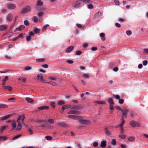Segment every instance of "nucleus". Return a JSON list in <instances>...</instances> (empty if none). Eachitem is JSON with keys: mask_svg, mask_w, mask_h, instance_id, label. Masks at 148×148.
<instances>
[{"mask_svg": "<svg viewBox=\"0 0 148 148\" xmlns=\"http://www.w3.org/2000/svg\"><path fill=\"white\" fill-rule=\"evenodd\" d=\"M49 108V107L47 106H42L38 108V109L40 110H48Z\"/></svg>", "mask_w": 148, "mask_h": 148, "instance_id": "nucleus-8", "label": "nucleus"}, {"mask_svg": "<svg viewBox=\"0 0 148 148\" xmlns=\"http://www.w3.org/2000/svg\"><path fill=\"white\" fill-rule=\"evenodd\" d=\"M126 33L127 35L128 36H130L132 34V32L130 30L127 31L126 32Z\"/></svg>", "mask_w": 148, "mask_h": 148, "instance_id": "nucleus-47", "label": "nucleus"}, {"mask_svg": "<svg viewBox=\"0 0 148 148\" xmlns=\"http://www.w3.org/2000/svg\"><path fill=\"white\" fill-rule=\"evenodd\" d=\"M116 141L114 139H112L111 141V144L113 145H115L116 144Z\"/></svg>", "mask_w": 148, "mask_h": 148, "instance_id": "nucleus-36", "label": "nucleus"}, {"mask_svg": "<svg viewBox=\"0 0 148 148\" xmlns=\"http://www.w3.org/2000/svg\"><path fill=\"white\" fill-rule=\"evenodd\" d=\"M65 102H64L63 101H60L58 102V104L60 105L65 104Z\"/></svg>", "mask_w": 148, "mask_h": 148, "instance_id": "nucleus-39", "label": "nucleus"}, {"mask_svg": "<svg viewBox=\"0 0 148 148\" xmlns=\"http://www.w3.org/2000/svg\"><path fill=\"white\" fill-rule=\"evenodd\" d=\"M105 133L107 136H110L111 135V133L106 128H105Z\"/></svg>", "mask_w": 148, "mask_h": 148, "instance_id": "nucleus-27", "label": "nucleus"}, {"mask_svg": "<svg viewBox=\"0 0 148 148\" xmlns=\"http://www.w3.org/2000/svg\"><path fill=\"white\" fill-rule=\"evenodd\" d=\"M112 97L113 98H115L116 99H119L120 98V96L118 95H113Z\"/></svg>", "mask_w": 148, "mask_h": 148, "instance_id": "nucleus-29", "label": "nucleus"}, {"mask_svg": "<svg viewBox=\"0 0 148 148\" xmlns=\"http://www.w3.org/2000/svg\"><path fill=\"white\" fill-rule=\"evenodd\" d=\"M36 61L37 62H43L45 61V60L43 58H40L36 59Z\"/></svg>", "mask_w": 148, "mask_h": 148, "instance_id": "nucleus-30", "label": "nucleus"}, {"mask_svg": "<svg viewBox=\"0 0 148 148\" xmlns=\"http://www.w3.org/2000/svg\"><path fill=\"white\" fill-rule=\"evenodd\" d=\"M38 79L40 80L43 83L45 82V81L43 79V77L42 76L41 74H38L37 75Z\"/></svg>", "mask_w": 148, "mask_h": 148, "instance_id": "nucleus-9", "label": "nucleus"}, {"mask_svg": "<svg viewBox=\"0 0 148 148\" xmlns=\"http://www.w3.org/2000/svg\"><path fill=\"white\" fill-rule=\"evenodd\" d=\"M47 83L53 86H56L57 85L56 83L52 81H49L47 82Z\"/></svg>", "mask_w": 148, "mask_h": 148, "instance_id": "nucleus-32", "label": "nucleus"}, {"mask_svg": "<svg viewBox=\"0 0 148 148\" xmlns=\"http://www.w3.org/2000/svg\"><path fill=\"white\" fill-rule=\"evenodd\" d=\"M126 136L124 134H123L122 135H119V137L120 138H121L123 139H125V138Z\"/></svg>", "mask_w": 148, "mask_h": 148, "instance_id": "nucleus-53", "label": "nucleus"}, {"mask_svg": "<svg viewBox=\"0 0 148 148\" xmlns=\"http://www.w3.org/2000/svg\"><path fill=\"white\" fill-rule=\"evenodd\" d=\"M3 88L5 90H8L10 91H11L12 90V87L10 86H5L3 87Z\"/></svg>", "mask_w": 148, "mask_h": 148, "instance_id": "nucleus-10", "label": "nucleus"}, {"mask_svg": "<svg viewBox=\"0 0 148 148\" xmlns=\"http://www.w3.org/2000/svg\"><path fill=\"white\" fill-rule=\"evenodd\" d=\"M11 115V114H10L4 116H1L0 117V119L2 120H6L9 118Z\"/></svg>", "mask_w": 148, "mask_h": 148, "instance_id": "nucleus-14", "label": "nucleus"}, {"mask_svg": "<svg viewBox=\"0 0 148 148\" xmlns=\"http://www.w3.org/2000/svg\"><path fill=\"white\" fill-rule=\"evenodd\" d=\"M43 14V13L42 12H41L38 13L37 14V15L38 16L40 17L42 16Z\"/></svg>", "mask_w": 148, "mask_h": 148, "instance_id": "nucleus-49", "label": "nucleus"}, {"mask_svg": "<svg viewBox=\"0 0 148 148\" xmlns=\"http://www.w3.org/2000/svg\"><path fill=\"white\" fill-rule=\"evenodd\" d=\"M26 100L29 102L31 103H33L34 102V100L31 98L27 97L26 98Z\"/></svg>", "mask_w": 148, "mask_h": 148, "instance_id": "nucleus-25", "label": "nucleus"}, {"mask_svg": "<svg viewBox=\"0 0 148 148\" xmlns=\"http://www.w3.org/2000/svg\"><path fill=\"white\" fill-rule=\"evenodd\" d=\"M48 121L50 124H53L54 122V120L51 119H48Z\"/></svg>", "mask_w": 148, "mask_h": 148, "instance_id": "nucleus-43", "label": "nucleus"}, {"mask_svg": "<svg viewBox=\"0 0 148 148\" xmlns=\"http://www.w3.org/2000/svg\"><path fill=\"white\" fill-rule=\"evenodd\" d=\"M45 138L48 140H50L52 139V137L49 136H45Z\"/></svg>", "mask_w": 148, "mask_h": 148, "instance_id": "nucleus-45", "label": "nucleus"}, {"mask_svg": "<svg viewBox=\"0 0 148 148\" xmlns=\"http://www.w3.org/2000/svg\"><path fill=\"white\" fill-rule=\"evenodd\" d=\"M33 21L35 22H38L39 19L36 16H34L33 17Z\"/></svg>", "mask_w": 148, "mask_h": 148, "instance_id": "nucleus-31", "label": "nucleus"}, {"mask_svg": "<svg viewBox=\"0 0 148 148\" xmlns=\"http://www.w3.org/2000/svg\"><path fill=\"white\" fill-rule=\"evenodd\" d=\"M71 107V105L70 104L65 105L62 107V109L63 110L65 109L69 108Z\"/></svg>", "mask_w": 148, "mask_h": 148, "instance_id": "nucleus-15", "label": "nucleus"}, {"mask_svg": "<svg viewBox=\"0 0 148 148\" xmlns=\"http://www.w3.org/2000/svg\"><path fill=\"white\" fill-rule=\"evenodd\" d=\"M8 27L7 25H2L0 26V31H3L6 30Z\"/></svg>", "mask_w": 148, "mask_h": 148, "instance_id": "nucleus-5", "label": "nucleus"}, {"mask_svg": "<svg viewBox=\"0 0 148 148\" xmlns=\"http://www.w3.org/2000/svg\"><path fill=\"white\" fill-rule=\"evenodd\" d=\"M31 39V36H29V35L27 36L26 38V39L27 40V41H30V40Z\"/></svg>", "mask_w": 148, "mask_h": 148, "instance_id": "nucleus-48", "label": "nucleus"}, {"mask_svg": "<svg viewBox=\"0 0 148 148\" xmlns=\"http://www.w3.org/2000/svg\"><path fill=\"white\" fill-rule=\"evenodd\" d=\"M51 106L53 108H54L55 107V104L54 102H52L51 104Z\"/></svg>", "mask_w": 148, "mask_h": 148, "instance_id": "nucleus-63", "label": "nucleus"}, {"mask_svg": "<svg viewBox=\"0 0 148 148\" xmlns=\"http://www.w3.org/2000/svg\"><path fill=\"white\" fill-rule=\"evenodd\" d=\"M8 8L10 9H13L16 8L15 5L13 4H10L8 5Z\"/></svg>", "mask_w": 148, "mask_h": 148, "instance_id": "nucleus-12", "label": "nucleus"}, {"mask_svg": "<svg viewBox=\"0 0 148 148\" xmlns=\"http://www.w3.org/2000/svg\"><path fill=\"white\" fill-rule=\"evenodd\" d=\"M106 145V140L102 141L101 143L100 146L102 147H105Z\"/></svg>", "mask_w": 148, "mask_h": 148, "instance_id": "nucleus-17", "label": "nucleus"}, {"mask_svg": "<svg viewBox=\"0 0 148 148\" xmlns=\"http://www.w3.org/2000/svg\"><path fill=\"white\" fill-rule=\"evenodd\" d=\"M21 136V134H18L17 135H16V136H14V137H13L12 138V139L13 140H15V139H17L19 138Z\"/></svg>", "mask_w": 148, "mask_h": 148, "instance_id": "nucleus-42", "label": "nucleus"}, {"mask_svg": "<svg viewBox=\"0 0 148 148\" xmlns=\"http://www.w3.org/2000/svg\"><path fill=\"white\" fill-rule=\"evenodd\" d=\"M82 76L83 77H85L86 78H88L89 77V75L87 74L84 73L82 74Z\"/></svg>", "mask_w": 148, "mask_h": 148, "instance_id": "nucleus-40", "label": "nucleus"}, {"mask_svg": "<svg viewBox=\"0 0 148 148\" xmlns=\"http://www.w3.org/2000/svg\"><path fill=\"white\" fill-rule=\"evenodd\" d=\"M49 25H48V24H47V25H45L43 27V28L42 29V31H44L46 29V28H47V27L48 26H49Z\"/></svg>", "mask_w": 148, "mask_h": 148, "instance_id": "nucleus-41", "label": "nucleus"}, {"mask_svg": "<svg viewBox=\"0 0 148 148\" xmlns=\"http://www.w3.org/2000/svg\"><path fill=\"white\" fill-rule=\"evenodd\" d=\"M79 116L75 115H69L68 117L73 119H77L78 118Z\"/></svg>", "mask_w": 148, "mask_h": 148, "instance_id": "nucleus-11", "label": "nucleus"}, {"mask_svg": "<svg viewBox=\"0 0 148 148\" xmlns=\"http://www.w3.org/2000/svg\"><path fill=\"white\" fill-rule=\"evenodd\" d=\"M124 102V100L123 99H119V103L120 104H123Z\"/></svg>", "mask_w": 148, "mask_h": 148, "instance_id": "nucleus-50", "label": "nucleus"}, {"mask_svg": "<svg viewBox=\"0 0 148 148\" xmlns=\"http://www.w3.org/2000/svg\"><path fill=\"white\" fill-rule=\"evenodd\" d=\"M43 4V3L40 0H38L36 3V5L37 6H41Z\"/></svg>", "mask_w": 148, "mask_h": 148, "instance_id": "nucleus-34", "label": "nucleus"}, {"mask_svg": "<svg viewBox=\"0 0 148 148\" xmlns=\"http://www.w3.org/2000/svg\"><path fill=\"white\" fill-rule=\"evenodd\" d=\"M29 132V134H33V131L32 130H31L30 128H29L27 130Z\"/></svg>", "mask_w": 148, "mask_h": 148, "instance_id": "nucleus-62", "label": "nucleus"}, {"mask_svg": "<svg viewBox=\"0 0 148 148\" xmlns=\"http://www.w3.org/2000/svg\"><path fill=\"white\" fill-rule=\"evenodd\" d=\"M13 16L12 14H9L7 16V19L10 22Z\"/></svg>", "mask_w": 148, "mask_h": 148, "instance_id": "nucleus-20", "label": "nucleus"}, {"mask_svg": "<svg viewBox=\"0 0 148 148\" xmlns=\"http://www.w3.org/2000/svg\"><path fill=\"white\" fill-rule=\"evenodd\" d=\"M25 27V26L24 25H21L19 26L18 27L16 28V30L20 31L24 29Z\"/></svg>", "mask_w": 148, "mask_h": 148, "instance_id": "nucleus-18", "label": "nucleus"}, {"mask_svg": "<svg viewBox=\"0 0 148 148\" xmlns=\"http://www.w3.org/2000/svg\"><path fill=\"white\" fill-rule=\"evenodd\" d=\"M30 12V10H23L21 11V13L23 14H26Z\"/></svg>", "mask_w": 148, "mask_h": 148, "instance_id": "nucleus-33", "label": "nucleus"}, {"mask_svg": "<svg viewBox=\"0 0 148 148\" xmlns=\"http://www.w3.org/2000/svg\"><path fill=\"white\" fill-rule=\"evenodd\" d=\"M143 64L144 66L146 65L148 63V61L147 60H145L143 62Z\"/></svg>", "mask_w": 148, "mask_h": 148, "instance_id": "nucleus-56", "label": "nucleus"}, {"mask_svg": "<svg viewBox=\"0 0 148 148\" xmlns=\"http://www.w3.org/2000/svg\"><path fill=\"white\" fill-rule=\"evenodd\" d=\"M128 110L126 108H124L123 109H122L121 111L122 114L123 115L122 117H125V118H126L127 117V114L128 112Z\"/></svg>", "mask_w": 148, "mask_h": 148, "instance_id": "nucleus-4", "label": "nucleus"}, {"mask_svg": "<svg viewBox=\"0 0 148 148\" xmlns=\"http://www.w3.org/2000/svg\"><path fill=\"white\" fill-rule=\"evenodd\" d=\"M101 13L100 12H97L95 15L94 18L95 19H98L100 16Z\"/></svg>", "mask_w": 148, "mask_h": 148, "instance_id": "nucleus-19", "label": "nucleus"}, {"mask_svg": "<svg viewBox=\"0 0 148 148\" xmlns=\"http://www.w3.org/2000/svg\"><path fill=\"white\" fill-rule=\"evenodd\" d=\"M97 48L96 47H94L91 48V50L93 51H95L97 50Z\"/></svg>", "mask_w": 148, "mask_h": 148, "instance_id": "nucleus-55", "label": "nucleus"}, {"mask_svg": "<svg viewBox=\"0 0 148 148\" xmlns=\"http://www.w3.org/2000/svg\"><path fill=\"white\" fill-rule=\"evenodd\" d=\"M113 105H109L110 109L111 110H114V108L112 106Z\"/></svg>", "mask_w": 148, "mask_h": 148, "instance_id": "nucleus-64", "label": "nucleus"}, {"mask_svg": "<svg viewBox=\"0 0 148 148\" xmlns=\"http://www.w3.org/2000/svg\"><path fill=\"white\" fill-rule=\"evenodd\" d=\"M98 145V142H96L93 143V146L95 147H97Z\"/></svg>", "mask_w": 148, "mask_h": 148, "instance_id": "nucleus-59", "label": "nucleus"}, {"mask_svg": "<svg viewBox=\"0 0 148 148\" xmlns=\"http://www.w3.org/2000/svg\"><path fill=\"white\" fill-rule=\"evenodd\" d=\"M130 125L133 127L136 126L139 127L140 126V124L137 121H132L130 123Z\"/></svg>", "mask_w": 148, "mask_h": 148, "instance_id": "nucleus-2", "label": "nucleus"}, {"mask_svg": "<svg viewBox=\"0 0 148 148\" xmlns=\"http://www.w3.org/2000/svg\"><path fill=\"white\" fill-rule=\"evenodd\" d=\"M9 77L8 76H6L2 80L6 82L8 79Z\"/></svg>", "mask_w": 148, "mask_h": 148, "instance_id": "nucleus-60", "label": "nucleus"}, {"mask_svg": "<svg viewBox=\"0 0 148 148\" xmlns=\"http://www.w3.org/2000/svg\"><path fill=\"white\" fill-rule=\"evenodd\" d=\"M70 96L71 95H65V98L66 99H70L71 98Z\"/></svg>", "mask_w": 148, "mask_h": 148, "instance_id": "nucleus-57", "label": "nucleus"}, {"mask_svg": "<svg viewBox=\"0 0 148 148\" xmlns=\"http://www.w3.org/2000/svg\"><path fill=\"white\" fill-rule=\"evenodd\" d=\"M81 1L85 4L93 3V2L90 0H81Z\"/></svg>", "mask_w": 148, "mask_h": 148, "instance_id": "nucleus-22", "label": "nucleus"}, {"mask_svg": "<svg viewBox=\"0 0 148 148\" xmlns=\"http://www.w3.org/2000/svg\"><path fill=\"white\" fill-rule=\"evenodd\" d=\"M31 8L30 6H26L24 9H31Z\"/></svg>", "mask_w": 148, "mask_h": 148, "instance_id": "nucleus-61", "label": "nucleus"}, {"mask_svg": "<svg viewBox=\"0 0 148 148\" xmlns=\"http://www.w3.org/2000/svg\"><path fill=\"white\" fill-rule=\"evenodd\" d=\"M22 127V125L20 122H19L16 128V130L17 131L20 130Z\"/></svg>", "mask_w": 148, "mask_h": 148, "instance_id": "nucleus-21", "label": "nucleus"}, {"mask_svg": "<svg viewBox=\"0 0 148 148\" xmlns=\"http://www.w3.org/2000/svg\"><path fill=\"white\" fill-rule=\"evenodd\" d=\"M8 107V105L6 104L3 103L0 104V109L6 108Z\"/></svg>", "mask_w": 148, "mask_h": 148, "instance_id": "nucleus-24", "label": "nucleus"}, {"mask_svg": "<svg viewBox=\"0 0 148 148\" xmlns=\"http://www.w3.org/2000/svg\"><path fill=\"white\" fill-rule=\"evenodd\" d=\"M80 113L79 111L76 110H71L67 112V113L69 114H79Z\"/></svg>", "mask_w": 148, "mask_h": 148, "instance_id": "nucleus-3", "label": "nucleus"}, {"mask_svg": "<svg viewBox=\"0 0 148 148\" xmlns=\"http://www.w3.org/2000/svg\"><path fill=\"white\" fill-rule=\"evenodd\" d=\"M32 69V67L30 66H27L26 67H25V69L24 70L25 71H28L29 70H30Z\"/></svg>", "mask_w": 148, "mask_h": 148, "instance_id": "nucleus-51", "label": "nucleus"}, {"mask_svg": "<svg viewBox=\"0 0 148 148\" xmlns=\"http://www.w3.org/2000/svg\"><path fill=\"white\" fill-rule=\"evenodd\" d=\"M74 49V47L73 46H71L68 47L66 50V51L67 53L70 52L72 51Z\"/></svg>", "mask_w": 148, "mask_h": 148, "instance_id": "nucleus-13", "label": "nucleus"}, {"mask_svg": "<svg viewBox=\"0 0 148 148\" xmlns=\"http://www.w3.org/2000/svg\"><path fill=\"white\" fill-rule=\"evenodd\" d=\"M40 31V29L38 28H36L34 30V32L35 34L39 33Z\"/></svg>", "mask_w": 148, "mask_h": 148, "instance_id": "nucleus-44", "label": "nucleus"}, {"mask_svg": "<svg viewBox=\"0 0 148 148\" xmlns=\"http://www.w3.org/2000/svg\"><path fill=\"white\" fill-rule=\"evenodd\" d=\"M58 126L60 127H65L67 126V125L64 122H60V123L58 125Z\"/></svg>", "mask_w": 148, "mask_h": 148, "instance_id": "nucleus-16", "label": "nucleus"}, {"mask_svg": "<svg viewBox=\"0 0 148 148\" xmlns=\"http://www.w3.org/2000/svg\"><path fill=\"white\" fill-rule=\"evenodd\" d=\"M114 3L116 5H119V1L118 0H114Z\"/></svg>", "mask_w": 148, "mask_h": 148, "instance_id": "nucleus-54", "label": "nucleus"}, {"mask_svg": "<svg viewBox=\"0 0 148 148\" xmlns=\"http://www.w3.org/2000/svg\"><path fill=\"white\" fill-rule=\"evenodd\" d=\"M82 52L80 51H77L76 52V55H80L82 54Z\"/></svg>", "mask_w": 148, "mask_h": 148, "instance_id": "nucleus-52", "label": "nucleus"}, {"mask_svg": "<svg viewBox=\"0 0 148 148\" xmlns=\"http://www.w3.org/2000/svg\"><path fill=\"white\" fill-rule=\"evenodd\" d=\"M24 24L25 25L27 26L29 25V23L28 21L27 20H25L24 21Z\"/></svg>", "mask_w": 148, "mask_h": 148, "instance_id": "nucleus-46", "label": "nucleus"}, {"mask_svg": "<svg viewBox=\"0 0 148 148\" xmlns=\"http://www.w3.org/2000/svg\"><path fill=\"white\" fill-rule=\"evenodd\" d=\"M115 108L117 110L121 111L122 110V109L121 108V107L119 106H116L115 107Z\"/></svg>", "mask_w": 148, "mask_h": 148, "instance_id": "nucleus-58", "label": "nucleus"}, {"mask_svg": "<svg viewBox=\"0 0 148 148\" xmlns=\"http://www.w3.org/2000/svg\"><path fill=\"white\" fill-rule=\"evenodd\" d=\"M105 35V34L103 33H101L100 34V36L101 37V39L103 41L106 40Z\"/></svg>", "mask_w": 148, "mask_h": 148, "instance_id": "nucleus-23", "label": "nucleus"}, {"mask_svg": "<svg viewBox=\"0 0 148 148\" xmlns=\"http://www.w3.org/2000/svg\"><path fill=\"white\" fill-rule=\"evenodd\" d=\"M95 102L98 104H104L105 103V102L103 101H95Z\"/></svg>", "mask_w": 148, "mask_h": 148, "instance_id": "nucleus-28", "label": "nucleus"}, {"mask_svg": "<svg viewBox=\"0 0 148 148\" xmlns=\"http://www.w3.org/2000/svg\"><path fill=\"white\" fill-rule=\"evenodd\" d=\"M121 120H122V122H121V124H119L118 125L116 126H115L116 128L118 127H122L123 125L125 124V121L124 120V118L123 117H122Z\"/></svg>", "mask_w": 148, "mask_h": 148, "instance_id": "nucleus-6", "label": "nucleus"}, {"mask_svg": "<svg viewBox=\"0 0 148 148\" xmlns=\"http://www.w3.org/2000/svg\"><path fill=\"white\" fill-rule=\"evenodd\" d=\"M92 3H88L87 5L89 9H93L94 8V6L92 4Z\"/></svg>", "mask_w": 148, "mask_h": 148, "instance_id": "nucleus-37", "label": "nucleus"}, {"mask_svg": "<svg viewBox=\"0 0 148 148\" xmlns=\"http://www.w3.org/2000/svg\"><path fill=\"white\" fill-rule=\"evenodd\" d=\"M73 6L75 8H78L82 6L81 0H77L74 2L73 4Z\"/></svg>", "mask_w": 148, "mask_h": 148, "instance_id": "nucleus-1", "label": "nucleus"}, {"mask_svg": "<svg viewBox=\"0 0 148 148\" xmlns=\"http://www.w3.org/2000/svg\"><path fill=\"white\" fill-rule=\"evenodd\" d=\"M16 122L15 121L13 120L12 123V125L14 128L16 127Z\"/></svg>", "mask_w": 148, "mask_h": 148, "instance_id": "nucleus-38", "label": "nucleus"}, {"mask_svg": "<svg viewBox=\"0 0 148 148\" xmlns=\"http://www.w3.org/2000/svg\"><path fill=\"white\" fill-rule=\"evenodd\" d=\"M79 122L82 124H87L90 122L86 120L80 119L79 120Z\"/></svg>", "mask_w": 148, "mask_h": 148, "instance_id": "nucleus-7", "label": "nucleus"}, {"mask_svg": "<svg viewBox=\"0 0 148 148\" xmlns=\"http://www.w3.org/2000/svg\"><path fill=\"white\" fill-rule=\"evenodd\" d=\"M108 102L110 104V105L114 104V103L112 98H109L108 100Z\"/></svg>", "mask_w": 148, "mask_h": 148, "instance_id": "nucleus-26", "label": "nucleus"}, {"mask_svg": "<svg viewBox=\"0 0 148 148\" xmlns=\"http://www.w3.org/2000/svg\"><path fill=\"white\" fill-rule=\"evenodd\" d=\"M135 139V138L134 137L132 136H130L128 138V140L129 141L132 142L134 141Z\"/></svg>", "mask_w": 148, "mask_h": 148, "instance_id": "nucleus-35", "label": "nucleus"}]
</instances>
